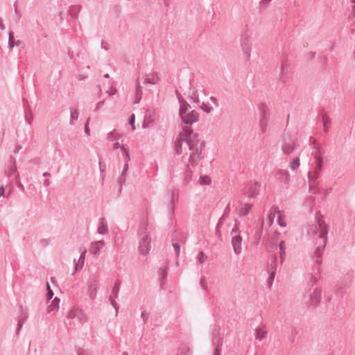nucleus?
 <instances>
[{
  "label": "nucleus",
  "mask_w": 355,
  "mask_h": 355,
  "mask_svg": "<svg viewBox=\"0 0 355 355\" xmlns=\"http://www.w3.org/2000/svg\"><path fill=\"white\" fill-rule=\"evenodd\" d=\"M203 146L204 144L198 139V135L193 133L191 128L187 127L179 134L174 148L178 155L182 153L183 148L192 151L189 155V162L192 166H196L200 159Z\"/></svg>",
  "instance_id": "f257e3e1"
},
{
  "label": "nucleus",
  "mask_w": 355,
  "mask_h": 355,
  "mask_svg": "<svg viewBox=\"0 0 355 355\" xmlns=\"http://www.w3.org/2000/svg\"><path fill=\"white\" fill-rule=\"evenodd\" d=\"M307 234L311 237L318 236L315 243L317 247L313 255V260L316 265L315 270L319 273L322 257L327 242L328 227L322 218H318L316 223L308 226Z\"/></svg>",
  "instance_id": "f03ea898"
},
{
  "label": "nucleus",
  "mask_w": 355,
  "mask_h": 355,
  "mask_svg": "<svg viewBox=\"0 0 355 355\" xmlns=\"http://www.w3.org/2000/svg\"><path fill=\"white\" fill-rule=\"evenodd\" d=\"M311 145L313 146V148H315V152L313 153L314 162L315 164V166L313 168V171H310L308 173V178L309 182V190L313 191V193H320L317 187L318 185L319 182L318 181V175L322 170L323 166V158L322 156V153L320 150V147L316 145V141L314 140Z\"/></svg>",
  "instance_id": "7ed1b4c3"
},
{
  "label": "nucleus",
  "mask_w": 355,
  "mask_h": 355,
  "mask_svg": "<svg viewBox=\"0 0 355 355\" xmlns=\"http://www.w3.org/2000/svg\"><path fill=\"white\" fill-rule=\"evenodd\" d=\"M179 115L182 122L187 125H192L199 119L198 113L196 110H191V105L184 98L180 99Z\"/></svg>",
  "instance_id": "20e7f679"
},
{
  "label": "nucleus",
  "mask_w": 355,
  "mask_h": 355,
  "mask_svg": "<svg viewBox=\"0 0 355 355\" xmlns=\"http://www.w3.org/2000/svg\"><path fill=\"white\" fill-rule=\"evenodd\" d=\"M138 236L139 238V251L141 254L146 256L151 248V238L147 233V225L139 229Z\"/></svg>",
  "instance_id": "39448f33"
},
{
  "label": "nucleus",
  "mask_w": 355,
  "mask_h": 355,
  "mask_svg": "<svg viewBox=\"0 0 355 355\" xmlns=\"http://www.w3.org/2000/svg\"><path fill=\"white\" fill-rule=\"evenodd\" d=\"M238 220H235L234 227L230 232L231 244L233 248L234 252L236 254H240L242 252V241L243 237L241 235V231L238 227Z\"/></svg>",
  "instance_id": "423d86ee"
},
{
  "label": "nucleus",
  "mask_w": 355,
  "mask_h": 355,
  "mask_svg": "<svg viewBox=\"0 0 355 355\" xmlns=\"http://www.w3.org/2000/svg\"><path fill=\"white\" fill-rule=\"evenodd\" d=\"M299 146L295 137L289 134H284L282 140V150L283 154L289 155Z\"/></svg>",
  "instance_id": "0eeeda50"
},
{
  "label": "nucleus",
  "mask_w": 355,
  "mask_h": 355,
  "mask_svg": "<svg viewBox=\"0 0 355 355\" xmlns=\"http://www.w3.org/2000/svg\"><path fill=\"white\" fill-rule=\"evenodd\" d=\"M251 34L248 30H245L241 35L240 46L243 54L245 55L246 59L248 60L251 54Z\"/></svg>",
  "instance_id": "6e6552de"
},
{
  "label": "nucleus",
  "mask_w": 355,
  "mask_h": 355,
  "mask_svg": "<svg viewBox=\"0 0 355 355\" xmlns=\"http://www.w3.org/2000/svg\"><path fill=\"white\" fill-rule=\"evenodd\" d=\"M320 291L317 288H311L308 293L304 296L306 304L308 306H317L320 300Z\"/></svg>",
  "instance_id": "1a4fd4ad"
},
{
  "label": "nucleus",
  "mask_w": 355,
  "mask_h": 355,
  "mask_svg": "<svg viewBox=\"0 0 355 355\" xmlns=\"http://www.w3.org/2000/svg\"><path fill=\"white\" fill-rule=\"evenodd\" d=\"M212 345L215 347L214 355H220L223 336L220 334L219 327L217 326H215L212 331Z\"/></svg>",
  "instance_id": "9d476101"
},
{
  "label": "nucleus",
  "mask_w": 355,
  "mask_h": 355,
  "mask_svg": "<svg viewBox=\"0 0 355 355\" xmlns=\"http://www.w3.org/2000/svg\"><path fill=\"white\" fill-rule=\"evenodd\" d=\"M259 187L260 184L257 182H250L243 189V194L249 198H254L259 194Z\"/></svg>",
  "instance_id": "9b49d317"
},
{
  "label": "nucleus",
  "mask_w": 355,
  "mask_h": 355,
  "mask_svg": "<svg viewBox=\"0 0 355 355\" xmlns=\"http://www.w3.org/2000/svg\"><path fill=\"white\" fill-rule=\"evenodd\" d=\"M261 109H263V110L260 116V128L261 132L265 133L267 129L270 114L268 109H266L263 105H262Z\"/></svg>",
  "instance_id": "f8f14e48"
},
{
  "label": "nucleus",
  "mask_w": 355,
  "mask_h": 355,
  "mask_svg": "<svg viewBox=\"0 0 355 355\" xmlns=\"http://www.w3.org/2000/svg\"><path fill=\"white\" fill-rule=\"evenodd\" d=\"M290 71L291 67L286 62L282 64L281 72L279 74V80L281 82L286 83L288 81Z\"/></svg>",
  "instance_id": "ddd939ff"
},
{
  "label": "nucleus",
  "mask_w": 355,
  "mask_h": 355,
  "mask_svg": "<svg viewBox=\"0 0 355 355\" xmlns=\"http://www.w3.org/2000/svg\"><path fill=\"white\" fill-rule=\"evenodd\" d=\"M104 245L105 242L103 241L93 242L91 244L89 250L92 254L98 255L100 253L101 250L104 246Z\"/></svg>",
  "instance_id": "4468645a"
},
{
  "label": "nucleus",
  "mask_w": 355,
  "mask_h": 355,
  "mask_svg": "<svg viewBox=\"0 0 355 355\" xmlns=\"http://www.w3.org/2000/svg\"><path fill=\"white\" fill-rule=\"evenodd\" d=\"M159 80V77L158 76V74L155 72H153L147 75L146 78L144 81V84L155 85L158 83Z\"/></svg>",
  "instance_id": "2eb2a0df"
},
{
  "label": "nucleus",
  "mask_w": 355,
  "mask_h": 355,
  "mask_svg": "<svg viewBox=\"0 0 355 355\" xmlns=\"http://www.w3.org/2000/svg\"><path fill=\"white\" fill-rule=\"evenodd\" d=\"M277 178L282 182H288L290 181V175L288 171L279 170L276 174Z\"/></svg>",
  "instance_id": "dca6fc26"
},
{
  "label": "nucleus",
  "mask_w": 355,
  "mask_h": 355,
  "mask_svg": "<svg viewBox=\"0 0 355 355\" xmlns=\"http://www.w3.org/2000/svg\"><path fill=\"white\" fill-rule=\"evenodd\" d=\"M178 199V191L173 189L171 193V200L168 205L171 211L173 214L175 209V205Z\"/></svg>",
  "instance_id": "f3484780"
},
{
  "label": "nucleus",
  "mask_w": 355,
  "mask_h": 355,
  "mask_svg": "<svg viewBox=\"0 0 355 355\" xmlns=\"http://www.w3.org/2000/svg\"><path fill=\"white\" fill-rule=\"evenodd\" d=\"M98 233L100 234H106L108 233V227L105 218H101L99 220V226L98 227Z\"/></svg>",
  "instance_id": "a211bd4d"
},
{
  "label": "nucleus",
  "mask_w": 355,
  "mask_h": 355,
  "mask_svg": "<svg viewBox=\"0 0 355 355\" xmlns=\"http://www.w3.org/2000/svg\"><path fill=\"white\" fill-rule=\"evenodd\" d=\"M136 90H135V100L134 101V104H138L142 98V88L140 85L139 78H138L136 80Z\"/></svg>",
  "instance_id": "6ab92c4d"
},
{
  "label": "nucleus",
  "mask_w": 355,
  "mask_h": 355,
  "mask_svg": "<svg viewBox=\"0 0 355 355\" xmlns=\"http://www.w3.org/2000/svg\"><path fill=\"white\" fill-rule=\"evenodd\" d=\"M267 334V330L266 329L265 325L262 327H258L255 329V338L259 340H262Z\"/></svg>",
  "instance_id": "aec40b11"
},
{
  "label": "nucleus",
  "mask_w": 355,
  "mask_h": 355,
  "mask_svg": "<svg viewBox=\"0 0 355 355\" xmlns=\"http://www.w3.org/2000/svg\"><path fill=\"white\" fill-rule=\"evenodd\" d=\"M96 281L94 280L93 282H91L88 286V295L91 300H94L96 295Z\"/></svg>",
  "instance_id": "412c9836"
},
{
  "label": "nucleus",
  "mask_w": 355,
  "mask_h": 355,
  "mask_svg": "<svg viewBox=\"0 0 355 355\" xmlns=\"http://www.w3.org/2000/svg\"><path fill=\"white\" fill-rule=\"evenodd\" d=\"M17 170L16 161L14 159L12 164L5 169V174L8 178H10L17 172Z\"/></svg>",
  "instance_id": "4be33fe9"
},
{
  "label": "nucleus",
  "mask_w": 355,
  "mask_h": 355,
  "mask_svg": "<svg viewBox=\"0 0 355 355\" xmlns=\"http://www.w3.org/2000/svg\"><path fill=\"white\" fill-rule=\"evenodd\" d=\"M279 257H280V263L282 264L286 258V245L285 241H282L279 245Z\"/></svg>",
  "instance_id": "5701e85b"
},
{
  "label": "nucleus",
  "mask_w": 355,
  "mask_h": 355,
  "mask_svg": "<svg viewBox=\"0 0 355 355\" xmlns=\"http://www.w3.org/2000/svg\"><path fill=\"white\" fill-rule=\"evenodd\" d=\"M85 254H86V250H84L80 256V258L78 259V263H76V266H75L76 271H78V270L82 269L83 266H84Z\"/></svg>",
  "instance_id": "b1692460"
},
{
  "label": "nucleus",
  "mask_w": 355,
  "mask_h": 355,
  "mask_svg": "<svg viewBox=\"0 0 355 355\" xmlns=\"http://www.w3.org/2000/svg\"><path fill=\"white\" fill-rule=\"evenodd\" d=\"M21 44L20 40L15 41L14 39V33L12 31L9 32V37H8V47L13 48L15 46H18Z\"/></svg>",
  "instance_id": "393cba45"
},
{
  "label": "nucleus",
  "mask_w": 355,
  "mask_h": 355,
  "mask_svg": "<svg viewBox=\"0 0 355 355\" xmlns=\"http://www.w3.org/2000/svg\"><path fill=\"white\" fill-rule=\"evenodd\" d=\"M60 299L58 297H55L52 301L51 304L48 307L47 312L49 313L56 311L59 308Z\"/></svg>",
  "instance_id": "a878e982"
},
{
  "label": "nucleus",
  "mask_w": 355,
  "mask_h": 355,
  "mask_svg": "<svg viewBox=\"0 0 355 355\" xmlns=\"http://www.w3.org/2000/svg\"><path fill=\"white\" fill-rule=\"evenodd\" d=\"M277 268V257H275L274 259L268 263V272H273L276 273Z\"/></svg>",
  "instance_id": "bb28decb"
},
{
  "label": "nucleus",
  "mask_w": 355,
  "mask_h": 355,
  "mask_svg": "<svg viewBox=\"0 0 355 355\" xmlns=\"http://www.w3.org/2000/svg\"><path fill=\"white\" fill-rule=\"evenodd\" d=\"M76 319L80 324H84L87 321V316L83 312L82 309L78 308V313H76Z\"/></svg>",
  "instance_id": "cd10ccee"
},
{
  "label": "nucleus",
  "mask_w": 355,
  "mask_h": 355,
  "mask_svg": "<svg viewBox=\"0 0 355 355\" xmlns=\"http://www.w3.org/2000/svg\"><path fill=\"white\" fill-rule=\"evenodd\" d=\"M121 151L124 158V162H128L130 160L128 147L126 145H123Z\"/></svg>",
  "instance_id": "c85d7f7f"
},
{
  "label": "nucleus",
  "mask_w": 355,
  "mask_h": 355,
  "mask_svg": "<svg viewBox=\"0 0 355 355\" xmlns=\"http://www.w3.org/2000/svg\"><path fill=\"white\" fill-rule=\"evenodd\" d=\"M321 118L323 121V130L327 132L329 131L328 125L331 123V119L325 114H322Z\"/></svg>",
  "instance_id": "c756f323"
},
{
  "label": "nucleus",
  "mask_w": 355,
  "mask_h": 355,
  "mask_svg": "<svg viewBox=\"0 0 355 355\" xmlns=\"http://www.w3.org/2000/svg\"><path fill=\"white\" fill-rule=\"evenodd\" d=\"M252 209V205L245 204L244 206L240 209L239 215L240 216H246Z\"/></svg>",
  "instance_id": "7c9ffc66"
},
{
  "label": "nucleus",
  "mask_w": 355,
  "mask_h": 355,
  "mask_svg": "<svg viewBox=\"0 0 355 355\" xmlns=\"http://www.w3.org/2000/svg\"><path fill=\"white\" fill-rule=\"evenodd\" d=\"M80 9V6H73L69 10V13L71 17L74 19L78 18V13Z\"/></svg>",
  "instance_id": "2f4dec72"
},
{
  "label": "nucleus",
  "mask_w": 355,
  "mask_h": 355,
  "mask_svg": "<svg viewBox=\"0 0 355 355\" xmlns=\"http://www.w3.org/2000/svg\"><path fill=\"white\" fill-rule=\"evenodd\" d=\"M24 118H25L26 122H27L29 125L32 124V121L33 119V112L30 108L26 110Z\"/></svg>",
  "instance_id": "473e14b6"
},
{
  "label": "nucleus",
  "mask_w": 355,
  "mask_h": 355,
  "mask_svg": "<svg viewBox=\"0 0 355 355\" xmlns=\"http://www.w3.org/2000/svg\"><path fill=\"white\" fill-rule=\"evenodd\" d=\"M277 223L280 227H285L286 226V223L284 220V216H283L279 210L277 211Z\"/></svg>",
  "instance_id": "72a5a7b5"
},
{
  "label": "nucleus",
  "mask_w": 355,
  "mask_h": 355,
  "mask_svg": "<svg viewBox=\"0 0 355 355\" xmlns=\"http://www.w3.org/2000/svg\"><path fill=\"white\" fill-rule=\"evenodd\" d=\"M120 284H121L120 281L117 280L114 283V286L112 288V294L114 295L113 297H114V298H118L119 292V290H120Z\"/></svg>",
  "instance_id": "f704fd0d"
},
{
  "label": "nucleus",
  "mask_w": 355,
  "mask_h": 355,
  "mask_svg": "<svg viewBox=\"0 0 355 355\" xmlns=\"http://www.w3.org/2000/svg\"><path fill=\"white\" fill-rule=\"evenodd\" d=\"M226 219V217L223 215L220 218H219V220L216 225V233L218 234L219 236H221V233H220V227L223 225V224L224 223L225 220Z\"/></svg>",
  "instance_id": "c9c22d12"
},
{
  "label": "nucleus",
  "mask_w": 355,
  "mask_h": 355,
  "mask_svg": "<svg viewBox=\"0 0 355 355\" xmlns=\"http://www.w3.org/2000/svg\"><path fill=\"white\" fill-rule=\"evenodd\" d=\"M300 158L298 157H296L290 163L289 166L293 171H295L300 166Z\"/></svg>",
  "instance_id": "e433bc0d"
},
{
  "label": "nucleus",
  "mask_w": 355,
  "mask_h": 355,
  "mask_svg": "<svg viewBox=\"0 0 355 355\" xmlns=\"http://www.w3.org/2000/svg\"><path fill=\"white\" fill-rule=\"evenodd\" d=\"M27 320H28V318L19 317V318L18 319V322H17V328L16 330L17 334H19L23 325L27 321Z\"/></svg>",
  "instance_id": "4c0bfd02"
},
{
  "label": "nucleus",
  "mask_w": 355,
  "mask_h": 355,
  "mask_svg": "<svg viewBox=\"0 0 355 355\" xmlns=\"http://www.w3.org/2000/svg\"><path fill=\"white\" fill-rule=\"evenodd\" d=\"M199 183L202 185H209L211 183V179L209 176L201 175L199 178Z\"/></svg>",
  "instance_id": "58836bf2"
},
{
  "label": "nucleus",
  "mask_w": 355,
  "mask_h": 355,
  "mask_svg": "<svg viewBox=\"0 0 355 355\" xmlns=\"http://www.w3.org/2000/svg\"><path fill=\"white\" fill-rule=\"evenodd\" d=\"M268 273H269V277H268V278L267 279V284H268V288H270L272 285V283H273L274 279L275 277L276 273H275L273 272H268Z\"/></svg>",
  "instance_id": "ea45409f"
},
{
  "label": "nucleus",
  "mask_w": 355,
  "mask_h": 355,
  "mask_svg": "<svg viewBox=\"0 0 355 355\" xmlns=\"http://www.w3.org/2000/svg\"><path fill=\"white\" fill-rule=\"evenodd\" d=\"M78 307H73L68 313V318L69 319H76V313H78Z\"/></svg>",
  "instance_id": "a19ab883"
},
{
  "label": "nucleus",
  "mask_w": 355,
  "mask_h": 355,
  "mask_svg": "<svg viewBox=\"0 0 355 355\" xmlns=\"http://www.w3.org/2000/svg\"><path fill=\"white\" fill-rule=\"evenodd\" d=\"M191 180V171L189 168V166L187 165V168L185 170V173H184V181L186 182H188Z\"/></svg>",
  "instance_id": "79ce46f5"
},
{
  "label": "nucleus",
  "mask_w": 355,
  "mask_h": 355,
  "mask_svg": "<svg viewBox=\"0 0 355 355\" xmlns=\"http://www.w3.org/2000/svg\"><path fill=\"white\" fill-rule=\"evenodd\" d=\"M177 355H191L190 349L187 347H182Z\"/></svg>",
  "instance_id": "37998d69"
},
{
  "label": "nucleus",
  "mask_w": 355,
  "mask_h": 355,
  "mask_svg": "<svg viewBox=\"0 0 355 355\" xmlns=\"http://www.w3.org/2000/svg\"><path fill=\"white\" fill-rule=\"evenodd\" d=\"M78 118V112L76 110H71V116H70V124L73 125V120H77Z\"/></svg>",
  "instance_id": "c03bdc74"
},
{
  "label": "nucleus",
  "mask_w": 355,
  "mask_h": 355,
  "mask_svg": "<svg viewBox=\"0 0 355 355\" xmlns=\"http://www.w3.org/2000/svg\"><path fill=\"white\" fill-rule=\"evenodd\" d=\"M197 259L200 263H203L206 261L207 256L203 252L201 251L198 253Z\"/></svg>",
  "instance_id": "a18cd8bd"
},
{
  "label": "nucleus",
  "mask_w": 355,
  "mask_h": 355,
  "mask_svg": "<svg viewBox=\"0 0 355 355\" xmlns=\"http://www.w3.org/2000/svg\"><path fill=\"white\" fill-rule=\"evenodd\" d=\"M276 213H277V211L275 209H273L272 208L270 209L268 218V220L270 224H272L273 223Z\"/></svg>",
  "instance_id": "49530a36"
},
{
  "label": "nucleus",
  "mask_w": 355,
  "mask_h": 355,
  "mask_svg": "<svg viewBox=\"0 0 355 355\" xmlns=\"http://www.w3.org/2000/svg\"><path fill=\"white\" fill-rule=\"evenodd\" d=\"M119 137L120 135L118 133L114 132V131H112L107 135L108 139L111 141L117 140Z\"/></svg>",
  "instance_id": "de8ad7c7"
},
{
  "label": "nucleus",
  "mask_w": 355,
  "mask_h": 355,
  "mask_svg": "<svg viewBox=\"0 0 355 355\" xmlns=\"http://www.w3.org/2000/svg\"><path fill=\"white\" fill-rule=\"evenodd\" d=\"M200 108L207 113H210L214 110V108L211 105L205 104L204 103L200 106Z\"/></svg>",
  "instance_id": "09e8293b"
},
{
  "label": "nucleus",
  "mask_w": 355,
  "mask_h": 355,
  "mask_svg": "<svg viewBox=\"0 0 355 355\" xmlns=\"http://www.w3.org/2000/svg\"><path fill=\"white\" fill-rule=\"evenodd\" d=\"M109 300L110 302L111 305L114 308V309L116 311V315H117L119 306L118 304L116 303V302L115 301L114 297L110 296L109 297Z\"/></svg>",
  "instance_id": "8fccbe9b"
},
{
  "label": "nucleus",
  "mask_w": 355,
  "mask_h": 355,
  "mask_svg": "<svg viewBox=\"0 0 355 355\" xmlns=\"http://www.w3.org/2000/svg\"><path fill=\"white\" fill-rule=\"evenodd\" d=\"M19 308H20V317L28 318V310L26 309H24L22 306H20Z\"/></svg>",
  "instance_id": "3c124183"
},
{
  "label": "nucleus",
  "mask_w": 355,
  "mask_h": 355,
  "mask_svg": "<svg viewBox=\"0 0 355 355\" xmlns=\"http://www.w3.org/2000/svg\"><path fill=\"white\" fill-rule=\"evenodd\" d=\"M46 289H47L46 297L48 300H51L53 297L54 293H53V291L51 289L49 283L46 284Z\"/></svg>",
  "instance_id": "603ef678"
},
{
  "label": "nucleus",
  "mask_w": 355,
  "mask_h": 355,
  "mask_svg": "<svg viewBox=\"0 0 355 355\" xmlns=\"http://www.w3.org/2000/svg\"><path fill=\"white\" fill-rule=\"evenodd\" d=\"M135 114H132L129 117V124L131 125L132 130L135 129Z\"/></svg>",
  "instance_id": "864d4df0"
},
{
  "label": "nucleus",
  "mask_w": 355,
  "mask_h": 355,
  "mask_svg": "<svg viewBox=\"0 0 355 355\" xmlns=\"http://www.w3.org/2000/svg\"><path fill=\"white\" fill-rule=\"evenodd\" d=\"M50 239H43L40 240V244L42 247L44 248L46 247L50 243Z\"/></svg>",
  "instance_id": "5fc2aeb1"
},
{
  "label": "nucleus",
  "mask_w": 355,
  "mask_h": 355,
  "mask_svg": "<svg viewBox=\"0 0 355 355\" xmlns=\"http://www.w3.org/2000/svg\"><path fill=\"white\" fill-rule=\"evenodd\" d=\"M172 245L175 251L176 255L178 256L180 252V244L178 243H173Z\"/></svg>",
  "instance_id": "6e6d98bb"
},
{
  "label": "nucleus",
  "mask_w": 355,
  "mask_h": 355,
  "mask_svg": "<svg viewBox=\"0 0 355 355\" xmlns=\"http://www.w3.org/2000/svg\"><path fill=\"white\" fill-rule=\"evenodd\" d=\"M141 317L144 322L145 324L147 323L148 318V313H147L146 311H143L141 314Z\"/></svg>",
  "instance_id": "4d7b16f0"
},
{
  "label": "nucleus",
  "mask_w": 355,
  "mask_h": 355,
  "mask_svg": "<svg viewBox=\"0 0 355 355\" xmlns=\"http://www.w3.org/2000/svg\"><path fill=\"white\" fill-rule=\"evenodd\" d=\"M317 279L315 276L312 275L309 279V284L311 285V288L316 284Z\"/></svg>",
  "instance_id": "13d9d810"
},
{
  "label": "nucleus",
  "mask_w": 355,
  "mask_h": 355,
  "mask_svg": "<svg viewBox=\"0 0 355 355\" xmlns=\"http://www.w3.org/2000/svg\"><path fill=\"white\" fill-rule=\"evenodd\" d=\"M128 162H125L123 168V171L121 173V175L124 176L125 174L126 173V172L128 171Z\"/></svg>",
  "instance_id": "bf43d9fd"
},
{
  "label": "nucleus",
  "mask_w": 355,
  "mask_h": 355,
  "mask_svg": "<svg viewBox=\"0 0 355 355\" xmlns=\"http://www.w3.org/2000/svg\"><path fill=\"white\" fill-rule=\"evenodd\" d=\"M105 103V101H99L96 105V107L94 108V112H96L101 107H102L103 105V104Z\"/></svg>",
  "instance_id": "052dcab7"
},
{
  "label": "nucleus",
  "mask_w": 355,
  "mask_h": 355,
  "mask_svg": "<svg viewBox=\"0 0 355 355\" xmlns=\"http://www.w3.org/2000/svg\"><path fill=\"white\" fill-rule=\"evenodd\" d=\"M272 0H261L260 1V6L263 7H266Z\"/></svg>",
  "instance_id": "680f3d73"
},
{
  "label": "nucleus",
  "mask_w": 355,
  "mask_h": 355,
  "mask_svg": "<svg viewBox=\"0 0 355 355\" xmlns=\"http://www.w3.org/2000/svg\"><path fill=\"white\" fill-rule=\"evenodd\" d=\"M125 182V178L124 176H122L121 175V176L119 177V180H118V182L120 186H122L123 184H124Z\"/></svg>",
  "instance_id": "e2e57ef3"
},
{
  "label": "nucleus",
  "mask_w": 355,
  "mask_h": 355,
  "mask_svg": "<svg viewBox=\"0 0 355 355\" xmlns=\"http://www.w3.org/2000/svg\"><path fill=\"white\" fill-rule=\"evenodd\" d=\"M161 276L162 279H164L167 276V270L166 268L161 269Z\"/></svg>",
  "instance_id": "0e129e2a"
},
{
  "label": "nucleus",
  "mask_w": 355,
  "mask_h": 355,
  "mask_svg": "<svg viewBox=\"0 0 355 355\" xmlns=\"http://www.w3.org/2000/svg\"><path fill=\"white\" fill-rule=\"evenodd\" d=\"M209 99H210V101H211V102H212V103H214L216 107H218V100H217V98H216V97H214V96H211V97L209 98Z\"/></svg>",
  "instance_id": "69168bd1"
},
{
  "label": "nucleus",
  "mask_w": 355,
  "mask_h": 355,
  "mask_svg": "<svg viewBox=\"0 0 355 355\" xmlns=\"http://www.w3.org/2000/svg\"><path fill=\"white\" fill-rule=\"evenodd\" d=\"M121 147H123V145H121L119 142H115L113 144V149L114 150H117L119 148L121 149Z\"/></svg>",
  "instance_id": "338daca9"
},
{
  "label": "nucleus",
  "mask_w": 355,
  "mask_h": 355,
  "mask_svg": "<svg viewBox=\"0 0 355 355\" xmlns=\"http://www.w3.org/2000/svg\"><path fill=\"white\" fill-rule=\"evenodd\" d=\"M78 355H89V354L85 350L79 349L78 351Z\"/></svg>",
  "instance_id": "774afa93"
}]
</instances>
